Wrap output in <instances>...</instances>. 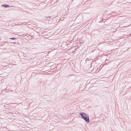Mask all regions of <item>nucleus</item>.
<instances>
[{
  "mask_svg": "<svg viewBox=\"0 0 131 131\" xmlns=\"http://www.w3.org/2000/svg\"><path fill=\"white\" fill-rule=\"evenodd\" d=\"M80 114L81 118L84 119L86 122L88 123L89 122V117L87 114L83 112H80Z\"/></svg>",
  "mask_w": 131,
  "mask_h": 131,
  "instance_id": "1",
  "label": "nucleus"
},
{
  "mask_svg": "<svg viewBox=\"0 0 131 131\" xmlns=\"http://www.w3.org/2000/svg\"><path fill=\"white\" fill-rule=\"evenodd\" d=\"M105 63L106 64H108L110 63V62L108 61L107 60H106L105 61Z\"/></svg>",
  "mask_w": 131,
  "mask_h": 131,
  "instance_id": "4",
  "label": "nucleus"
},
{
  "mask_svg": "<svg viewBox=\"0 0 131 131\" xmlns=\"http://www.w3.org/2000/svg\"><path fill=\"white\" fill-rule=\"evenodd\" d=\"M88 59H86V61H88Z\"/></svg>",
  "mask_w": 131,
  "mask_h": 131,
  "instance_id": "8",
  "label": "nucleus"
},
{
  "mask_svg": "<svg viewBox=\"0 0 131 131\" xmlns=\"http://www.w3.org/2000/svg\"><path fill=\"white\" fill-rule=\"evenodd\" d=\"M88 59H86V61H88Z\"/></svg>",
  "mask_w": 131,
  "mask_h": 131,
  "instance_id": "7",
  "label": "nucleus"
},
{
  "mask_svg": "<svg viewBox=\"0 0 131 131\" xmlns=\"http://www.w3.org/2000/svg\"><path fill=\"white\" fill-rule=\"evenodd\" d=\"M16 38L14 37L11 38H10V39L14 40L16 39Z\"/></svg>",
  "mask_w": 131,
  "mask_h": 131,
  "instance_id": "5",
  "label": "nucleus"
},
{
  "mask_svg": "<svg viewBox=\"0 0 131 131\" xmlns=\"http://www.w3.org/2000/svg\"><path fill=\"white\" fill-rule=\"evenodd\" d=\"M2 6L3 7H6V8L8 7H9V5L7 4H3L2 5Z\"/></svg>",
  "mask_w": 131,
  "mask_h": 131,
  "instance_id": "2",
  "label": "nucleus"
},
{
  "mask_svg": "<svg viewBox=\"0 0 131 131\" xmlns=\"http://www.w3.org/2000/svg\"><path fill=\"white\" fill-rule=\"evenodd\" d=\"M45 19H47L48 20H49L50 18V17L49 16H45Z\"/></svg>",
  "mask_w": 131,
  "mask_h": 131,
  "instance_id": "3",
  "label": "nucleus"
},
{
  "mask_svg": "<svg viewBox=\"0 0 131 131\" xmlns=\"http://www.w3.org/2000/svg\"><path fill=\"white\" fill-rule=\"evenodd\" d=\"M90 64L89 65V67H91V63H90Z\"/></svg>",
  "mask_w": 131,
  "mask_h": 131,
  "instance_id": "6",
  "label": "nucleus"
}]
</instances>
